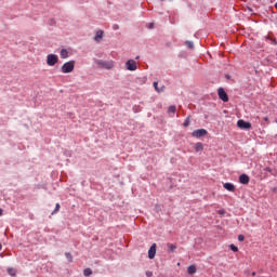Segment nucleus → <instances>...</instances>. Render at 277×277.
Wrapping results in <instances>:
<instances>
[{"mask_svg":"<svg viewBox=\"0 0 277 277\" xmlns=\"http://www.w3.org/2000/svg\"><path fill=\"white\" fill-rule=\"evenodd\" d=\"M97 68H104L105 70H111L114 68V61L95 60Z\"/></svg>","mask_w":277,"mask_h":277,"instance_id":"1","label":"nucleus"},{"mask_svg":"<svg viewBox=\"0 0 277 277\" xmlns=\"http://www.w3.org/2000/svg\"><path fill=\"white\" fill-rule=\"evenodd\" d=\"M62 72L68 75V72H72L75 70V61H69L61 67Z\"/></svg>","mask_w":277,"mask_h":277,"instance_id":"2","label":"nucleus"},{"mask_svg":"<svg viewBox=\"0 0 277 277\" xmlns=\"http://www.w3.org/2000/svg\"><path fill=\"white\" fill-rule=\"evenodd\" d=\"M237 127L239 129H243L245 131H250V129H252V123L245 121L243 119H240L237 121Z\"/></svg>","mask_w":277,"mask_h":277,"instance_id":"3","label":"nucleus"},{"mask_svg":"<svg viewBox=\"0 0 277 277\" xmlns=\"http://www.w3.org/2000/svg\"><path fill=\"white\" fill-rule=\"evenodd\" d=\"M57 62H60V57H57V55L49 54L47 56V64H48V66H55V64H57Z\"/></svg>","mask_w":277,"mask_h":277,"instance_id":"4","label":"nucleus"},{"mask_svg":"<svg viewBox=\"0 0 277 277\" xmlns=\"http://www.w3.org/2000/svg\"><path fill=\"white\" fill-rule=\"evenodd\" d=\"M217 94L219 98L223 101V103H228V94L226 93V91H224V89L220 88L217 90Z\"/></svg>","mask_w":277,"mask_h":277,"instance_id":"5","label":"nucleus"},{"mask_svg":"<svg viewBox=\"0 0 277 277\" xmlns=\"http://www.w3.org/2000/svg\"><path fill=\"white\" fill-rule=\"evenodd\" d=\"M126 68L127 70H137V63L133 60H129L127 63H126Z\"/></svg>","mask_w":277,"mask_h":277,"instance_id":"6","label":"nucleus"},{"mask_svg":"<svg viewBox=\"0 0 277 277\" xmlns=\"http://www.w3.org/2000/svg\"><path fill=\"white\" fill-rule=\"evenodd\" d=\"M207 130L206 129H199V130H195L192 135L193 137H205V135H207Z\"/></svg>","mask_w":277,"mask_h":277,"instance_id":"7","label":"nucleus"},{"mask_svg":"<svg viewBox=\"0 0 277 277\" xmlns=\"http://www.w3.org/2000/svg\"><path fill=\"white\" fill-rule=\"evenodd\" d=\"M155 254H157V243L151 245L148 250V259H155Z\"/></svg>","mask_w":277,"mask_h":277,"instance_id":"8","label":"nucleus"},{"mask_svg":"<svg viewBox=\"0 0 277 277\" xmlns=\"http://www.w3.org/2000/svg\"><path fill=\"white\" fill-rule=\"evenodd\" d=\"M239 183H241L242 185H248V183H250V176H248L247 174H241L239 176Z\"/></svg>","mask_w":277,"mask_h":277,"instance_id":"9","label":"nucleus"},{"mask_svg":"<svg viewBox=\"0 0 277 277\" xmlns=\"http://www.w3.org/2000/svg\"><path fill=\"white\" fill-rule=\"evenodd\" d=\"M154 88L156 90V92H158L160 94V92H164L166 91V85H161L159 88V82H154Z\"/></svg>","mask_w":277,"mask_h":277,"instance_id":"10","label":"nucleus"},{"mask_svg":"<svg viewBox=\"0 0 277 277\" xmlns=\"http://www.w3.org/2000/svg\"><path fill=\"white\" fill-rule=\"evenodd\" d=\"M103 30H97L96 31V35H95V38H94V40H95V42H101V40H103Z\"/></svg>","mask_w":277,"mask_h":277,"instance_id":"11","label":"nucleus"},{"mask_svg":"<svg viewBox=\"0 0 277 277\" xmlns=\"http://www.w3.org/2000/svg\"><path fill=\"white\" fill-rule=\"evenodd\" d=\"M223 187L224 189H227V192H235V185L232 183H225Z\"/></svg>","mask_w":277,"mask_h":277,"instance_id":"12","label":"nucleus"},{"mask_svg":"<svg viewBox=\"0 0 277 277\" xmlns=\"http://www.w3.org/2000/svg\"><path fill=\"white\" fill-rule=\"evenodd\" d=\"M168 252H175L176 251V245L174 243H167Z\"/></svg>","mask_w":277,"mask_h":277,"instance_id":"13","label":"nucleus"},{"mask_svg":"<svg viewBox=\"0 0 277 277\" xmlns=\"http://www.w3.org/2000/svg\"><path fill=\"white\" fill-rule=\"evenodd\" d=\"M68 57V50L62 49L61 50V58L66 60Z\"/></svg>","mask_w":277,"mask_h":277,"instance_id":"14","label":"nucleus"},{"mask_svg":"<svg viewBox=\"0 0 277 277\" xmlns=\"http://www.w3.org/2000/svg\"><path fill=\"white\" fill-rule=\"evenodd\" d=\"M195 150H196V153H200V150H203L202 143H196L195 144Z\"/></svg>","mask_w":277,"mask_h":277,"instance_id":"15","label":"nucleus"},{"mask_svg":"<svg viewBox=\"0 0 277 277\" xmlns=\"http://www.w3.org/2000/svg\"><path fill=\"white\" fill-rule=\"evenodd\" d=\"M264 170H265V172H269V174H272V176H276V170H274L269 167H266Z\"/></svg>","mask_w":277,"mask_h":277,"instance_id":"16","label":"nucleus"},{"mask_svg":"<svg viewBox=\"0 0 277 277\" xmlns=\"http://www.w3.org/2000/svg\"><path fill=\"white\" fill-rule=\"evenodd\" d=\"M188 274L194 275L196 274V267L194 265L188 266L187 268Z\"/></svg>","mask_w":277,"mask_h":277,"instance_id":"17","label":"nucleus"},{"mask_svg":"<svg viewBox=\"0 0 277 277\" xmlns=\"http://www.w3.org/2000/svg\"><path fill=\"white\" fill-rule=\"evenodd\" d=\"M83 275H84V276H92V268H85V269L83 271Z\"/></svg>","mask_w":277,"mask_h":277,"instance_id":"18","label":"nucleus"},{"mask_svg":"<svg viewBox=\"0 0 277 277\" xmlns=\"http://www.w3.org/2000/svg\"><path fill=\"white\" fill-rule=\"evenodd\" d=\"M229 248L232 252H239V248H237L235 245H230Z\"/></svg>","mask_w":277,"mask_h":277,"instance_id":"19","label":"nucleus"},{"mask_svg":"<svg viewBox=\"0 0 277 277\" xmlns=\"http://www.w3.org/2000/svg\"><path fill=\"white\" fill-rule=\"evenodd\" d=\"M169 114H176V106H170Z\"/></svg>","mask_w":277,"mask_h":277,"instance_id":"20","label":"nucleus"},{"mask_svg":"<svg viewBox=\"0 0 277 277\" xmlns=\"http://www.w3.org/2000/svg\"><path fill=\"white\" fill-rule=\"evenodd\" d=\"M185 45H186L188 49H194V42H192V41H186V42H185Z\"/></svg>","mask_w":277,"mask_h":277,"instance_id":"21","label":"nucleus"},{"mask_svg":"<svg viewBox=\"0 0 277 277\" xmlns=\"http://www.w3.org/2000/svg\"><path fill=\"white\" fill-rule=\"evenodd\" d=\"M60 209H61L60 203H56L55 209H54V211L52 212V215H55V213H57V212L60 211Z\"/></svg>","mask_w":277,"mask_h":277,"instance_id":"22","label":"nucleus"},{"mask_svg":"<svg viewBox=\"0 0 277 277\" xmlns=\"http://www.w3.org/2000/svg\"><path fill=\"white\" fill-rule=\"evenodd\" d=\"M65 256H66V259H67L69 262H72V254L66 252V253H65Z\"/></svg>","mask_w":277,"mask_h":277,"instance_id":"23","label":"nucleus"},{"mask_svg":"<svg viewBox=\"0 0 277 277\" xmlns=\"http://www.w3.org/2000/svg\"><path fill=\"white\" fill-rule=\"evenodd\" d=\"M267 40H271L272 44H277L276 39L272 38V37H267Z\"/></svg>","mask_w":277,"mask_h":277,"instance_id":"24","label":"nucleus"},{"mask_svg":"<svg viewBox=\"0 0 277 277\" xmlns=\"http://www.w3.org/2000/svg\"><path fill=\"white\" fill-rule=\"evenodd\" d=\"M184 127H189V117H187L184 121Z\"/></svg>","mask_w":277,"mask_h":277,"instance_id":"25","label":"nucleus"},{"mask_svg":"<svg viewBox=\"0 0 277 277\" xmlns=\"http://www.w3.org/2000/svg\"><path fill=\"white\" fill-rule=\"evenodd\" d=\"M246 237L243 235L238 236V241H245Z\"/></svg>","mask_w":277,"mask_h":277,"instance_id":"26","label":"nucleus"},{"mask_svg":"<svg viewBox=\"0 0 277 277\" xmlns=\"http://www.w3.org/2000/svg\"><path fill=\"white\" fill-rule=\"evenodd\" d=\"M12 272H14L12 268H9V269H8V274H10L11 276H16V274H15V273H12Z\"/></svg>","mask_w":277,"mask_h":277,"instance_id":"27","label":"nucleus"},{"mask_svg":"<svg viewBox=\"0 0 277 277\" xmlns=\"http://www.w3.org/2000/svg\"><path fill=\"white\" fill-rule=\"evenodd\" d=\"M148 29H155V24L154 23H149L148 24Z\"/></svg>","mask_w":277,"mask_h":277,"instance_id":"28","label":"nucleus"},{"mask_svg":"<svg viewBox=\"0 0 277 277\" xmlns=\"http://www.w3.org/2000/svg\"><path fill=\"white\" fill-rule=\"evenodd\" d=\"M113 29H114L115 31H117V29H120V26H118V24H115V25H113Z\"/></svg>","mask_w":277,"mask_h":277,"instance_id":"29","label":"nucleus"},{"mask_svg":"<svg viewBox=\"0 0 277 277\" xmlns=\"http://www.w3.org/2000/svg\"><path fill=\"white\" fill-rule=\"evenodd\" d=\"M1 215H3V210H2V209H0V216H1Z\"/></svg>","mask_w":277,"mask_h":277,"instance_id":"30","label":"nucleus"},{"mask_svg":"<svg viewBox=\"0 0 277 277\" xmlns=\"http://www.w3.org/2000/svg\"><path fill=\"white\" fill-rule=\"evenodd\" d=\"M264 120L267 122L269 119L267 117H265Z\"/></svg>","mask_w":277,"mask_h":277,"instance_id":"31","label":"nucleus"},{"mask_svg":"<svg viewBox=\"0 0 277 277\" xmlns=\"http://www.w3.org/2000/svg\"><path fill=\"white\" fill-rule=\"evenodd\" d=\"M147 276H153V273H147Z\"/></svg>","mask_w":277,"mask_h":277,"instance_id":"32","label":"nucleus"},{"mask_svg":"<svg viewBox=\"0 0 277 277\" xmlns=\"http://www.w3.org/2000/svg\"><path fill=\"white\" fill-rule=\"evenodd\" d=\"M2 248H3V245L0 243V250H2Z\"/></svg>","mask_w":277,"mask_h":277,"instance_id":"33","label":"nucleus"},{"mask_svg":"<svg viewBox=\"0 0 277 277\" xmlns=\"http://www.w3.org/2000/svg\"><path fill=\"white\" fill-rule=\"evenodd\" d=\"M275 8H276V10H277V2L275 3Z\"/></svg>","mask_w":277,"mask_h":277,"instance_id":"34","label":"nucleus"},{"mask_svg":"<svg viewBox=\"0 0 277 277\" xmlns=\"http://www.w3.org/2000/svg\"><path fill=\"white\" fill-rule=\"evenodd\" d=\"M136 60H140V56H137Z\"/></svg>","mask_w":277,"mask_h":277,"instance_id":"35","label":"nucleus"},{"mask_svg":"<svg viewBox=\"0 0 277 277\" xmlns=\"http://www.w3.org/2000/svg\"><path fill=\"white\" fill-rule=\"evenodd\" d=\"M222 214H224V211H221Z\"/></svg>","mask_w":277,"mask_h":277,"instance_id":"36","label":"nucleus"}]
</instances>
